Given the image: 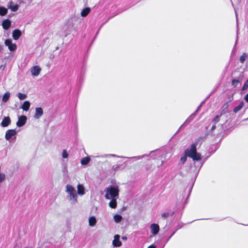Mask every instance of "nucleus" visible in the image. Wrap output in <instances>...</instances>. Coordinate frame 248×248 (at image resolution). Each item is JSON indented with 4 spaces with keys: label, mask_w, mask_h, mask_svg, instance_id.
<instances>
[{
    "label": "nucleus",
    "mask_w": 248,
    "mask_h": 248,
    "mask_svg": "<svg viewBox=\"0 0 248 248\" xmlns=\"http://www.w3.org/2000/svg\"><path fill=\"white\" fill-rule=\"evenodd\" d=\"M90 158L89 157H85L82 158L81 160V164L83 165H87L90 161Z\"/></svg>",
    "instance_id": "obj_24"
},
{
    "label": "nucleus",
    "mask_w": 248,
    "mask_h": 248,
    "mask_svg": "<svg viewBox=\"0 0 248 248\" xmlns=\"http://www.w3.org/2000/svg\"><path fill=\"white\" fill-rule=\"evenodd\" d=\"M11 25V22L9 19H5L2 22V28L5 30H8Z\"/></svg>",
    "instance_id": "obj_16"
},
{
    "label": "nucleus",
    "mask_w": 248,
    "mask_h": 248,
    "mask_svg": "<svg viewBox=\"0 0 248 248\" xmlns=\"http://www.w3.org/2000/svg\"><path fill=\"white\" fill-rule=\"evenodd\" d=\"M3 49V46L0 45V51H1Z\"/></svg>",
    "instance_id": "obj_36"
},
{
    "label": "nucleus",
    "mask_w": 248,
    "mask_h": 248,
    "mask_svg": "<svg viewBox=\"0 0 248 248\" xmlns=\"http://www.w3.org/2000/svg\"><path fill=\"white\" fill-rule=\"evenodd\" d=\"M120 236L119 234H115L114 236V239L112 241V245L114 247H120L122 243L120 240Z\"/></svg>",
    "instance_id": "obj_6"
},
{
    "label": "nucleus",
    "mask_w": 248,
    "mask_h": 248,
    "mask_svg": "<svg viewBox=\"0 0 248 248\" xmlns=\"http://www.w3.org/2000/svg\"><path fill=\"white\" fill-rule=\"evenodd\" d=\"M30 105H31V104H30V102L28 101H26L23 103V104L21 107V108L24 110L27 111L29 110Z\"/></svg>",
    "instance_id": "obj_20"
},
{
    "label": "nucleus",
    "mask_w": 248,
    "mask_h": 248,
    "mask_svg": "<svg viewBox=\"0 0 248 248\" xmlns=\"http://www.w3.org/2000/svg\"><path fill=\"white\" fill-rule=\"evenodd\" d=\"M162 217L166 218L167 217L169 216V214L167 213H165L162 214Z\"/></svg>",
    "instance_id": "obj_32"
},
{
    "label": "nucleus",
    "mask_w": 248,
    "mask_h": 248,
    "mask_svg": "<svg viewBox=\"0 0 248 248\" xmlns=\"http://www.w3.org/2000/svg\"><path fill=\"white\" fill-rule=\"evenodd\" d=\"M65 192L67 194V199L71 205H75L78 202V195L75 187L68 184L65 186Z\"/></svg>",
    "instance_id": "obj_1"
},
{
    "label": "nucleus",
    "mask_w": 248,
    "mask_h": 248,
    "mask_svg": "<svg viewBox=\"0 0 248 248\" xmlns=\"http://www.w3.org/2000/svg\"><path fill=\"white\" fill-rule=\"evenodd\" d=\"M105 192L106 199L117 198L119 193V186L117 185L109 186L105 189Z\"/></svg>",
    "instance_id": "obj_2"
},
{
    "label": "nucleus",
    "mask_w": 248,
    "mask_h": 248,
    "mask_svg": "<svg viewBox=\"0 0 248 248\" xmlns=\"http://www.w3.org/2000/svg\"><path fill=\"white\" fill-rule=\"evenodd\" d=\"M114 221L118 223H119L122 219V217L120 215H115L113 217Z\"/></svg>",
    "instance_id": "obj_26"
},
{
    "label": "nucleus",
    "mask_w": 248,
    "mask_h": 248,
    "mask_svg": "<svg viewBox=\"0 0 248 248\" xmlns=\"http://www.w3.org/2000/svg\"><path fill=\"white\" fill-rule=\"evenodd\" d=\"M201 107V105L199 106V107L197 109V110L195 111V112L194 113H193V114H192L186 120V121L185 122V123H184V124H189L195 117V116L196 115L198 111H199V110L200 109V108Z\"/></svg>",
    "instance_id": "obj_15"
},
{
    "label": "nucleus",
    "mask_w": 248,
    "mask_h": 248,
    "mask_svg": "<svg viewBox=\"0 0 248 248\" xmlns=\"http://www.w3.org/2000/svg\"><path fill=\"white\" fill-rule=\"evenodd\" d=\"M150 229H151V233L153 234V235H155L159 232V226L157 224H155V223L152 224L150 225Z\"/></svg>",
    "instance_id": "obj_9"
},
{
    "label": "nucleus",
    "mask_w": 248,
    "mask_h": 248,
    "mask_svg": "<svg viewBox=\"0 0 248 248\" xmlns=\"http://www.w3.org/2000/svg\"><path fill=\"white\" fill-rule=\"evenodd\" d=\"M11 123V120L10 118L9 117H5L1 123V125L2 127H7Z\"/></svg>",
    "instance_id": "obj_17"
},
{
    "label": "nucleus",
    "mask_w": 248,
    "mask_h": 248,
    "mask_svg": "<svg viewBox=\"0 0 248 248\" xmlns=\"http://www.w3.org/2000/svg\"><path fill=\"white\" fill-rule=\"evenodd\" d=\"M62 156L63 158H67L68 156V154L66 150H63L62 153Z\"/></svg>",
    "instance_id": "obj_30"
},
{
    "label": "nucleus",
    "mask_w": 248,
    "mask_h": 248,
    "mask_svg": "<svg viewBox=\"0 0 248 248\" xmlns=\"http://www.w3.org/2000/svg\"><path fill=\"white\" fill-rule=\"evenodd\" d=\"M244 106V103L243 102H240V103L236 107H235L233 109V111L235 113L237 112L238 111H239Z\"/></svg>",
    "instance_id": "obj_25"
},
{
    "label": "nucleus",
    "mask_w": 248,
    "mask_h": 248,
    "mask_svg": "<svg viewBox=\"0 0 248 248\" xmlns=\"http://www.w3.org/2000/svg\"><path fill=\"white\" fill-rule=\"evenodd\" d=\"M16 134V131L15 129L8 130L5 133V139L7 140H9L13 136Z\"/></svg>",
    "instance_id": "obj_8"
},
{
    "label": "nucleus",
    "mask_w": 248,
    "mask_h": 248,
    "mask_svg": "<svg viewBox=\"0 0 248 248\" xmlns=\"http://www.w3.org/2000/svg\"><path fill=\"white\" fill-rule=\"evenodd\" d=\"M187 156V155H185L184 156L181 157L180 162L182 164H184L186 162V160Z\"/></svg>",
    "instance_id": "obj_31"
},
{
    "label": "nucleus",
    "mask_w": 248,
    "mask_h": 248,
    "mask_svg": "<svg viewBox=\"0 0 248 248\" xmlns=\"http://www.w3.org/2000/svg\"><path fill=\"white\" fill-rule=\"evenodd\" d=\"M148 248H156V246L154 245H151V246L148 247Z\"/></svg>",
    "instance_id": "obj_35"
},
{
    "label": "nucleus",
    "mask_w": 248,
    "mask_h": 248,
    "mask_svg": "<svg viewBox=\"0 0 248 248\" xmlns=\"http://www.w3.org/2000/svg\"><path fill=\"white\" fill-rule=\"evenodd\" d=\"M7 7L12 12H16L18 9L19 5L17 4H15L13 1H11L8 3Z\"/></svg>",
    "instance_id": "obj_11"
},
{
    "label": "nucleus",
    "mask_w": 248,
    "mask_h": 248,
    "mask_svg": "<svg viewBox=\"0 0 248 248\" xmlns=\"http://www.w3.org/2000/svg\"><path fill=\"white\" fill-rule=\"evenodd\" d=\"M123 239H126V237H123Z\"/></svg>",
    "instance_id": "obj_37"
},
{
    "label": "nucleus",
    "mask_w": 248,
    "mask_h": 248,
    "mask_svg": "<svg viewBox=\"0 0 248 248\" xmlns=\"http://www.w3.org/2000/svg\"><path fill=\"white\" fill-rule=\"evenodd\" d=\"M90 8L87 7L83 9L81 12V16L82 17L86 16L90 12Z\"/></svg>",
    "instance_id": "obj_22"
},
{
    "label": "nucleus",
    "mask_w": 248,
    "mask_h": 248,
    "mask_svg": "<svg viewBox=\"0 0 248 248\" xmlns=\"http://www.w3.org/2000/svg\"><path fill=\"white\" fill-rule=\"evenodd\" d=\"M218 119H219V116H217L214 119V122H218Z\"/></svg>",
    "instance_id": "obj_33"
},
{
    "label": "nucleus",
    "mask_w": 248,
    "mask_h": 248,
    "mask_svg": "<svg viewBox=\"0 0 248 248\" xmlns=\"http://www.w3.org/2000/svg\"><path fill=\"white\" fill-rule=\"evenodd\" d=\"M27 118L24 115L20 116L18 117V119L16 122V125L18 127H21L23 126L26 123Z\"/></svg>",
    "instance_id": "obj_5"
},
{
    "label": "nucleus",
    "mask_w": 248,
    "mask_h": 248,
    "mask_svg": "<svg viewBox=\"0 0 248 248\" xmlns=\"http://www.w3.org/2000/svg\"><path fill=\"white\" fill-rule=\"evenodd\" d=\"M30 70L32 76L36 77L40 74L41 68L39 66H34L31 68Z\"/></svg>",
    "instance_id": "obj_7"
},
{
    "label": "nucleus",
    "mask_w": 248,
    "mask_h": 248,
    "mask_svg": "<svg viewBox=\"0 0 248 248\" xmlns=\"http://www.w3.org/2000/svg\"><path fill=\"white\" fill-rule=\"evenodd\" d=\"M4 44L8 47V49L10 51H14L17 48L16 45L15 43H13L11 39H6L4 41Z\"/></svg>",
    "instance_id": "obj_4"
},
{
    "label": "nucleus",
    "mask_w": 248,
    "mask_h": 248,
    "mask_svg": "<svg viewBox=\"0 0 248 248\" xmlns=\"http://www.w3.org/2000/svg\"><path fill=\"white\" fill-rule=\"evenodd\" d=\"M8 10L7 8L0 6V16H4L7 14Z\"/></svg>",
    "instance_id": "obj_23"
},
{
    "label": "nucleus",
    "mask_w": 248,
    "mask_h": 248,
    "mask_svg": "<svg viewBox=\"0 0 248 248\" xmlns=\"http://www.w3.org/2000/svg\"><path fill=\"white\" fill-rule=\"evenodd\" d=\"M43 114V110L41 108H37L35 109V113L34 118L36 119H39Z\"/></svg>",
    "instance_id": "obj_13"
},
{
    "label": "nucleus",
    "mask_w": 248,
    "mask_h": 248,
    "mask_svg": "<svg viewBox=\"0 0 248 248\" xmlns=\"http://www.w3.org/2000/svg\"><path fill=\"white\" fill-rule=\"evenodd\" d=\"M77 194L83 196L85 194V188L82 184H78L77 186Z\"/></svg>",
    "instance_id": "obj_10"
},
{
    "label": "nucleus",
    "mask_w": 248,
    "mask_h": 248,
    "mask_svg": "<svg viewBox=\"0 0 248 248\" xmlns=\"http://www.w3.org/2000/svg\"><path fill=\"white\" fill-rule=\"evenodd\" d=\"M245 100L248 102V93L247 94L245 97Z\"/></svg>",
    "instance_id": "obj_34"
},
{
    "label": "nucleus",
    "mask_w": 248,
    "mask_h": 248,
    "mask_svg": "<svg viewBox=\"0 0 248 248\" xmlns=\"http://www.w3.org/2000/svg\"><path fill=\"white\" fill-rule=\"evenodd\" d=\"M10 95H11V93L7 92L6 93H5L4 95H3L2 96V101L4 103H6L8 101V100H9L10 97Z\"/></svg>",
    "instance_id": "obj_21"
},
{
    "label": "nucleus",
    "mask_w": 248,
    "mask_h": 248,
    "mask_svg": "<svg viewBox=\"0 0 248 248\" xmlns=\"http://www.w3.org/2000/svg\"><path fill=\"white\" fill-rule=\"evenodd\" d=\"M201 107V105L199 106V107L197 109V110L195 111V112L194 113H193V114H192L186 120V121L185 122V123H184V124H189L195 117V116L196 115L198 111H199V110L200 109V108Z\"/></svg>",
    "instance_id": "obj_14"
},
{
    "label": "nucleus",
    "mask_w": 248,
    "mask_h": 248,
    "mask_svg": "<svg viewBox=\"0 0 248 248\" xmlns=\"http://www.w3.org/2000/svg\"><path fill=\"white\" fill-rule=\"evenodd\" d=\"M247 57V54L246 53H243L240 58V62L242 63H244Z\"/></svg>",
    "instance_id": "obj_27"
},
{
    "label": "nucleus",
    "mask_w": 248,
    "mask_h": 248,
    "mask_svg": "<svg viewBox=\"0 0 248 248\" xmlns=\"http://www.w3.org/2000/svg\"><path fill=\"white\" fill-rule=\"evenodd\" d=\"M21 31L18 29H16L13 31L12 37L15 40H18L21 36Z\"/></svg>",
    "instance_id": "obj_12"
},
{
    "label": "nucleus",
    "mask_w": 248,
    "mask_h": 248,
    "mask_svg": "<svg viewBox=\"0 0 248 248\" xmlns=\"http://www.w3.org/2000/svg\"><path fill=\"white\" fill-rule=\"evenodd\" d=\"M17 96L20 100H24L27 97V96L26 94H23L22 93H18Z\"/></svg>",
    "instance_id": "obj_28"
},
{
    "label": "nucleus",
    "mask_w": 248,
    "mask_h": 248,
    "mask_svg": "<svg viewBox=\"0 0 248 248\" xmlns=\"http://www.w3.org/2000/svg\"><path fill=\"white\" fill-rule=\"evenodd\" d=\"M197 144H191L189 149H187L185 154L187 156L191 158L194 160H199L201 159V155L196 151Z\"/></svg>",
    "instance_id": "obj_3"
},
{
    "label": "nucleus",
    "mask_w": 248,
    "mask_h": 248,
    "mask_svg": "<svg viewBox=\"0 0 248 248\" xmlns=\"http://www.w3.org/2000/svg\"><path fill=\"white\" fill-rule=\"evenodd\" d=\"M236 18L237 19V15L236 14Z\"/></svg>",
    "instance_id": "obj_38"
},
{
    "label": "nucleus",
    "mask_w": 248,
    "mask_h": 248,
    "mask_svg": "<svg viewBox=\"0 0 248 248\" xmlns=\"http://www.w3.org/2000/svg\"><path fill=\"white\" fill-rule=\"evenodd\" d=\"M97 222V220L95 217L92 216L89 218V225L90 227H94Z\"/></svg>",
    "instance_id": "obj_18"
},
{
    "label": "nucleus",
    "mask_w": 248,
    "mask_h": 248,
    "mask_svg": "<svg viewBox=\"0 0 248 248\" xmlns=\"http://www.w3.org/2000/svg\"><path fill=\"white\" fill-rule=\"evenodd\" d=\"M111 201L109 202V206L113 209L117 207V198L110 199Z\"/></svg>",
    "instance_id": "obj_19"
},
{
    "label": "nucleus",
    "mask_w": 248,
    "mask_h": 248,
    "mask_svg": "<svg viewBox=\"0 0 248 248\" xmlns=\"http://www.w3.org/2000/svg\"><path fill=\"white\" fill-rule=\"evenodd\" d=\"M240 81L238 79H233L232 82V85L233 87H236Z\"/></svg>",
    "instance_id": "obj_29"
}]
</instances>
